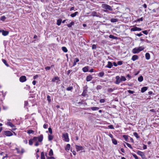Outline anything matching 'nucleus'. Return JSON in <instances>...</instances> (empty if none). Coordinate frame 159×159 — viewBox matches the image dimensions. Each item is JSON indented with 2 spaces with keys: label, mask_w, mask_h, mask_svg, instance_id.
I'll return each instance as SVG.
<instances>
[{
  "label": "nucleus",
  "mask_w": 159,
  "mask_h": 159,
  "mask_svg": "<svg viewBox=\"0 0 159 159\" xmlns=\"http://www.w3.org/2000/svg\"><path fill=\"white\" fill-rule=\"evenodd\" d=\"M33 140L32 139H30L29 141V144L30 145H32L33 144Z\"/></svg>",
  "instance_id": "79ce46f5"
},
{
  "label": "nucleus",
  "mask_w": 159,
  "mask_h": 159,
  "mask_svg": "<svg viewBox=\"0 0 159 159\" xmlns=\"http://www.w3.org/2000/svg\"><path fill=\"white\" fill-rule=\"evenodd\" d=\"M87 87H84V90L83 93L81 94L82 96L84 97L85 96L87 95Z\"/></svg>",
  "instance_id": "39448f33"
},
{
  "label": "nucleus",
  "mask_w": 159,
  "mask_h": 159,
  "mask_svg": "<svg viewBox=\"0 0 159 159\" xmlns=\"http://www.w3.org/2000/svg\"><path fill=\"white\" fill-rule=\"evenodd\" d=\"M46 70H49L51 69V67L50 66H47L45 68Z\"/></svg>",
  "instance_id": "052dcab7"
},
{
  "label": "nucleus",
  "mask_w": 159,
  "mask_h": 159,
  "mask_svg": "<svg viewBox=\"0 0 159 159\" xmlns=\"http://www.w3.org/2000/svg\"><path fill=\"white\" fill-rule=\"evenodd\" d=\"M111 22H116L118 21V20L117 18H111L110 20Z\"/></svg>",
  "instance_id": "5701e85b"
},
{
  "label": "nucleus",
  "mask_w": 159,
  "mask_h": 159,
  "mask_svg": "<svg viewBox=\"0 0 159 159\" xmlns=\"http://www.w3.org/2000/svg\"><path fill=\"white\" fill-rule=\"evenodd\" d=\"M54 159V157H53L51 156V157H47V159Z\"/></svg>",
  "instance_id": "774afa93"
},
{
  "label": "nucleus",
  "mask_w": 159,
  "mask_h": 159,
  "mask_svg": "<svg viewBox=\"0 0 159 159\" xmlns=\"http://www.w3.org/2000/svg\"><path fill=\"white\" fill-rule=\"evenodd\" d=\"M50 98V96L48 95L47 96V100L48 101L49 103L51 102V99Z\"/></svg>",
  "instance_id": "de8ad7c7"
},
{
  "label": "nucleus",
  "mask_w": 159,
  "mask_h": 159,
  "mask_svg": "<svg viewBox=\"0 0 159 159\" xmlns=\"http://www.w3.org/2000/svg\"><path fill=\"white\" fill-rule=\"evenodd\" d=\"M108 127L110 129H114V126L112 125H109L108 126Z\"/></svg>",
  "instance_id": "6e6d98bb"
},
{
  "label": "nucleus",
  "mask_w": 159,
  "mask_h": 159,
  "mask_svg": "<svg viewBox=\"0 0 159 159\" xmlns=\"http://www.w3.org/2000/svg\"><path fill=\"white\" fill-rule=\"evenodd\" d=\"M27 80L25 76H22L20 77L19 80L21 82H24L26 81Z\"/></svg>",
  "instance_id": "423d86ee"
},
{
  "label": "nucleus",
  "mask_w": 159,
  "mask_h": 159,
  "mask_svg": "<svg viewBox=\"0 0 159 159\" xmlns=\"http://www.w3.org/2000/svg\"><path fill=\"white\" fill-rule=\"evenodd\" d=\"M41 159H45L44 156V153L43 152H42L41 154Z\"/></svg>",
  "instance_id": "72a5a7b5"
},
{
  "label": "nucleus",
  "mask_w": 159,
  "mask_h": 159,
  "mask_svg": "<svg viewBox=\"0 0 159 159\" xmlns=\"http://www.w3.org/2000/svg\"><path fill=\"white\" fill-rule=\"evenodd\" d=\"M48 127V125L47 124H44L43 125V128L44 129H47Z\"/></svg>",
  "instance_id": "13d9d810"
},
{
  "label": "nucleus",
  "mask_w": 159,
  "mask_h": 159,
  "mask_svg": "<svg viewBox=\"0 0 159 159\" xmlns=\"http://www.w3.org/2000/svg\"><path fill=\"white\" fill-rule=\"evenodd\" d=\"M102 7L103 8L106 10H108L111 11L112 10V9L111 6L106 4H102ZM104 11L105 12H107V10H104Z\"/></svg>",
  "instance_id": "f03ea898"
},
{
  "label": "nucleus",
  "mask_w": 159,
  "mask_h": 159,
  "mask_svg": "<svg viewBox=\"0 0 159 159\" xmlns=\"http://www.w3.org/2000/svg\"><path fill=\"white\" fill-rule=\"evenodd\" d=\"M126 144L128 147L131 149H133V148L130 144L127 143H126Z\"/></svg>",
  "instance_id": "49530a36"
},
{
  "label": "nucleus",
  "mask_w": 159,
  "mask_h": 159,
  "mask_svg": "<svg viewBox=\"0 0 159 159\" xmlns=\"http://www.w3.org/2000/svg\"><path fill=\"white\" fill-rule=\"evenodd\" d=\"M6 17L4 16H3L1 17L0 20L2 21H4L6 19Z\"/></svg>",
  "instance_id": "ea45409f"
},
{
  "label": "nucleus",
  "mask_w": 159,
  "mask_h": 159,
  "mask_svg": "<svg viewBox=\"0 0 159 159\" xmlns=\"http://www.w3.org/2000/svg\"><path fill=\"white\" fill-rule=\"evenodd\" d=\"M82 70L84 72H86L89 71V66H86L82 68Z\"/></svg>",
  "instance_id": "2eb2a0df"
},
{
  "label": "nucleus",
  "mask_w": 159,
  "mask_h": 159,
  "mask_svg": "<svg viewBox=\"0 0 159 159\" xmlns=\"http://www.w3.org/2000/svg\"><path fill=\"white\" fill-rule=\"evenodd\" d=\"M9 31L2 30V34L3 36H6L8 35L9 34Z\"/></svg>",
  "instance_id": "dca6fc26"
},
{
  "label": "nucleus",
  "mask_w": 159,
  "mask_h": 159,
  "mask_svg": "<svg viewBox=\"0 0 159 159\" xmlns=\"http://www.w3.org/2000/svg\"><path fill=\"white\" fill-rule=\"evenodd\" d=\"M75 148L77 152L84 149V148L82 146L76 145H75Z\"/></svg>",
  "instance_id": "0eeeda50"
},
{
  "label": "nucleus",
  "mask_w": 159,
  "mask_h": 159,
  "mask_svg": "<svg viewBox=\"0 0 159 159\" xmlns=\"http://www.w3.org/2000/svg\"><path fill=\"white\" fill-rule=\"evenodd\" d=\"M59 80V78L58 76H55L52 79V81L53 82H54L56 80Z\"/></svg>",
  "instance_id": "2f4dec72"
},
{
  "label": "nucleus",
  "mask_w": 159,
  "mask_h": 159,
  "mask_svg": "<svg viewBox=\"0 0 159 159\" xmlns=\"http://www.w3.org/2000/svg\"><path fill=\"white\" fill-rule=\"evenodd\" d=\"M13 135L12 133L10 131H3L2 133L1 137H10Z\"/></svg>",
  "instance_id": "f257e3e1"
},
{
  "label": "nucleus",
  "mask_w": 159,
  "mask_h": 159,
  "mask_svg": "<svg viewBox=\"0 0 159 159\" xmlns=\"http://www.w3.org/2000/svg\"><path fill=\"white\" fill-rule=\"evenodd\" d=\"M38 141L39 142H42L43 141V134H40V135L38 137Z\"/></svg>",
  "instance_id": "9d476101"
},
{
  "label": "nucleus",
  "mask_w": 159,
  "mask_h": 159,
  "mask_svg": "<svg viewBox=\"0 0 159 159\" xmlns=\"http://www.w3.org/2000/svg\"><path fill=\"white\" fill-rule=\"evenodd\" d=\"M133 134L137 139H139L140 138L139 136L138 135L137 133L136 132H134Z\"/></svg>",
  "instance_id": "e433bc0d"
},
{
  "label": "nucleus",
  "mask_w": 159,
  "mask_h": 159,
  "mask_svg": "<svg viewBox=\"0 0 159 159\" xmlns=\"http://www.w3.org/2000/svg\"><path fill=\"white\" fill-rule=\"evenodd\" d=\"M138 58L139 57L137 55H134L132 56L131 59L133 61H134L138 59Z\"/></svg>",
  "instance_id": "4468645a"
},
{
  "label": "nucleus",
  "mask_w": 159,
  "mask_h": 159,
  "mask_svg": "<svg viewBox=\"0 0 159 159\" xmlns=\"http://www.w3.org/2000/svg\"><path fill=\"white\" fill-rule=\"evenodd\" d=\"M91 108L92 111H94L98 110L99 108L97 107H91Z\"/></svg>",
  "instance_id": "a878e982"
},
{
  "label": "nucleus",
  "mask_w": 159,
  "mask_h": 159,
  "mask_svg": "<svg viewBox=\"0 0 159 159\" xmlns=\"http://www.w3.org/2000/svg\"><path fill=\"white\" fill-rule=\"evenodd\" d=\"M53 138V136L51 135H48V139L49 141L52 140Z\"/></svg>",
  "instance_id": "7c9ffc66"
},
{
  "label": "nucleus",
  "mask_w": 159,
  "mask_h": 159,
  "mask_svg": "<svg viewBox=\"0 0 159 159\" xmlns=\"http://www.w3.org/2000/svg\"><path fill=\"white\" fill-rule=\"evenodd\" d=\"M148 88L147 87L144 86L142 87L141 89V92L144 93L148 89Z\"/></svg>",
  "instance_id": "f3484780"
},
{
  "label": "nucleus",
  "mask_w": 159,
  "mask_h": 159,
  "mask_svg": "<svg viewBox=\"0 0 159 159\" xmlns=\"http://www.w3.org/2000/svg\"><path fill=\"white\" fill-rule=\"evenodd\" d=\"M143 17H142L140 18H139L137 19V20H135L134 22H139L140 21H142L143 20Z\"/></svg>",
  "instance_id": "c9c22d12"
},
{
  "label": "nucleus",
  "mask_w": 159,
  "mask_h": 159,
  "mask_svg": "<svg viewBox=\"0 0 159 159\" xmlns=\"http://www.w3.org/2000/svg\"><path fill=\"white\" fill-rule=\"evenodd\" d=\"M112 143L115 145H116L117 144V142L116 140L114 138H113L112 139Z\"/></svg>",
  "instance_id": "473e14b6"
},
{
  "label": "nucleus",
  "mask_w": 159,
  "mask_h": 159,
  "mask_svg": "<svg viewBox=\"0 0 159 159\" xmlns=\"http://www.w3.org/2000/svg\"><path fill=\"white\" fill-rule=\"evenodd\" d=\"M93 77L91 75H89L87 76L86 77V80L87 81H89L92 80Z\"/></svg>",
  "instance_id": "f8f14e48"
},
{
  "label": "nucleus",
  "mask_w": 159,
  "mask_h": 159,
  "mask_svg": "<svg viewBox=\"0 0 159 159\" xmlns=\"http://www.w3.org/2000/svg\"><path fill=\"white\" fill-rule=\"evenodd\" d=\"M109 37L110 38L112 39H118V37H117L115 36L112 35H109Z\"/></svg>",
  "instance_id": "4be33fe9"
},
{
  "label": "nucleus",
  "mask_w": 159,
  "mask_h": 159,
  "mask_svg": "<svg viewBox=\"0 0 159 159\" xmlns=\"http://www.w3.org/2000/svg\"><path fill=\"white\" fill-rule=\"evenodd\" d=\"M91 15L93 16H96L97 17H99V15L96 12L93 11L91 13Z\"/></svg>",
  "instance_id": "ddd939ff"
},
{
  "label": "nucleus",
  "mask_w": 159,
  "mask_h": 159,
  "mask_svg": "<svg viewBox=\"0 0 159 159\" xmlns=\"http://www.w3.org/2000/svg\"><path fill=\"white\" fill-rule=\"evenodd\" d=\"M131 154L132 155L133 157L135 158V159H139L138 157L134 153H132Z\"/></svg>",
  "instance_id": "a19ab883"
},
{
  "label": "nucleus",
  "mask_w": 159,
  "mask_h": 159,
  "mask_svg": "<svg viewBox=\"0 0 159 159\" xmlns=\"http://www.w3.org/2000/svg\"><path fill=\"white\" fill-rule=\"evenodd\" d=\"M104 74V73L103 72H99L98 74V76L100 77H103Z\"/></svg>",
  "instance_id": "c85d7f7f"
},
{
  "label": "nucleus",
  "mask_w": 159,
  "mask_h": 159,
  "mask_svg": "<svg viewBox=\"0 0 159 159\" xmlns=\"http://www.w3.org/2000/svg\"><path fill=\"white\" fill-rule=\"evenodd\" d=\"M113 66V64L111 62L108 61L107 64L106 66V67L109 68H111Z\"/></svg>",
  "instance_id": "9b49d317"
},
{
  "label": "nucleus",
  "mask_w": 159,
  "mask_h": 159,
  "mask_svg": "<svg viewBox=\"0 0 159 159\" xmlns=\"http://www.w3.org/2000/svg\"><path fill=\"white\" fill-rule=\"evenodd\" d=\"M16 150L17 151V153H20V149L18 148H16Z\"/></svg>",
  "instance_id": "69168bd1"
},
{
  "label": "nucleus",
  "mask_w": 159,
  "mask_h": 159,
  "mask_svg": "<svg viewBox=\"0 0 159 159\" xmlns=\"http://www.w3.org/2000/svg\"><path fill=\"white\" fill-rule=\"evenodd\" d=\"M114 90L111 88L108 89V92H112Z\"/></svg>",
  "instance_id": "0e129e2a"
},
{
  "label": "nucleus",
  "mask_w": 159,
  "mask_h": 159,
  "mask_svg": "<svg viewBox=\"0 0 159 159\" xmlns=\"http://www.w3.org/2000/svg\"><path fill=\"white\" fill-rule=\"evenodd\" d=\"M140 51L138 48H135L133 49L132 52L134 54H136L140 52Z\"/></svg>",
  "instance_id": "1a4fd4ad"
},
{
  "label": "nucleus",
  "mask_w": 159,
  "mask_h": 159,
  "mask_svg": "<svg viewBox=\"0 0 159 159\" xmlns=\"http://www.w3.org/2000/svg\"><path fill=\"white\" fill-rule=\"evenodd\" d=\"M28 103L27 101H25L24 102V107H25L28 106Z\"/></svg>",
  "instance_id": "bf43d9fd"
},
{
  "label": "nucleus",
  "mask_w": 159,
  "mask_h": 159,
  "mask_svg": "<svg viewBox=\"0 0 159 159\" xmlns=\"http://www.w3.org/2000/svg\"><path fill=\"white\" fill-rule=\"evenodd\" d=\"M116 81L115 82V83L116 84H119V83L121 81H120V78L119 76H117L116 77Z\"/></svg>",
  "instance_id": "6e6552de"
},
{
  "label": "nucleus",
  "mask_w": 159,
  "mask_h": 159,
  "mask_svg": "<svg viewBox=\"0 0 159 159\" xmlns=\"http://www.w3.org/2000/svg\"><path fill=\"white\" fill-rule=\"evenodd\" d=\"M137 153L138 155L141 157L142 159H147L143 152L141 151H138L137 152Z\"/></svg>",
  "instance_id": "7ed1b4c3"
},
{
  "label": "nucleus",
  "mask_w": 159,
  "mask_h": 159,
  "mask_svg": "<svg viewBox=\"0 0 159 159\" xmlns=\"http://www.w3.org/2000/svg\"><path fill=\"white\" fill-rule=\"evenodd\" d=\"M20 151V153L23 154L25 152V150L23 148H22Z\"/></svg>",
  "instance_id": "338daca9"
},
{
  "label": "nucleus",
  "mask_w": 159,
  "mask_h": 159,
  "mask_svg": "<svg viewBox=\"0 0 159 159\" xmlns=\"http://www.w3.org/2000/svg\"><path fill=\"white\" fill-rule=\"evenodd\" d=\"M126 80V78L125 76H121L120 78V81H125Z\"/></svg>",
  "instance_id": "58836bf2"
},
{
  "label": "nucleus",
  "mask_w": 159,
  "mask_h": 159,
  "mask_svg": "<svg viewBox=\"0 0 159 159\" xmlns=\"http://www.w3.org/2000/svg\"><path fill=\"white\" fill-rule=\"evenodd\" d=\"M150 56L149 53L147 52L145 54V58L147 60H149L150 59Z\"/></svg>",
  "instance_id": "a211bd4d"
},
{
  "label": "nucleus",
  "mask_w": 159,
  "mask_h": 159,
  "mask_svg": "<svg viewBox=\"0 0 159 159\" xmlns=\"http://www.w3.org/2000/svg\"><path fill=\"white\" fill-rule=\"evenodd\" d=\"M128 92L130 94H133L134 93V91L131 90H128Z\"/></svg>",
  "instance_id": "e2e57ef3"
},
{
  "label": "nucleus",
  "mask_w": 159,
  "mask_h": 159,
  "mask_svg": "<svg viewBox=\"0 0 159 159\" xmlns=\"http://www.w3.org/2000/svg\"><path fill=\"white\" fill-rule=\"evenodd\" d=\"M78 12L77 11L75 12V13L71 14L70 16L72 17H74L76 16L78 14Z\"/></svg>",
  "instance_id": "aec40b11"
},
{
  "label": "nucleus",
  "mask_w": 159,
  "mask_h": 159,
  "mask_svg": "<svg viewBox=\"0 0 159 159\" xmlns=\"http://www.w3.org/2000/svg\"><path fill=\"white\" fill-rule=\"evenodd\" d=\"M48 131L50 134H52V129L51 127H49L48 129Z\"/></svg>",
  "instance_id": "3c124183"
},
{
  "label": "nucleus",
  "mask_w": 159,
  "mask_h": 159,
  "mask_svg": "<svg viewBox=\"0 0 159 159\" xmlns=\"http://www.w3.org/2000/svg\"><path fill=\"white\" fill-rule=\"evenodd\" d=\"M53 153L52 150V149H51L49 152V155L50 156H52L53 155Z\"/></svg>",
  "instance_id": "4c0bfd02"
},
{
  "label": "nucleus",
  "mask_w": 159,
  "mask_h": 159,
  "mask_svg": "<svg viewBox=\"0 0 159 159\" xmlns=\"http://www.w3.org/2000/svg\"><path fill=\"white\" fill-rule=\"evenodd\" d=\"M97 48V46L95 44H93L92 46V49H96Z\"/></svg>",
  "instance_id": "4d7b16f0"
},
{
  "label": "nucleus",
  "mask_w": 159,
  "mask_h": 159,
  "mask_svg": "<svg viewBox=\"0 0 159 159\" xmlns=\"http://www.w3.org/2000/svg\"><path fill=\"white\" fill-rule=\"evenodd\" d=\"M123 138L125 139V140L126 141H127L128 139V136L126 135H123Z\"/></svg>",
  "instance_id": "09e8293b"
},
{
  "label": "nucleus",
  "mask_w": 159,
  "mask_h": 159,
  "mask_svg": "<svg viewBox=\"0 0 159 159\" xmlns=\"http://www.w3.org/2000/svg\"><path fill=\"white\" fill-rule=\"evenodd\" d=\"M62 136L64 138V140L66 142H68L69 141V138L68 134L67 133L63 134Z\"/></svg>",
  "instance_id": "20e7f679"
},
{
  "label": "nucleus",
  "mask_w": 159,
  "mask_h": 159,
  "mask_svg": "<svg viewBox=\"0 0 159 159\" xmlns=\"http://www.w3.org/2000/svg\"><path fill=\"white\" fill-rule=\"evenodd\" d=\"M137 27L136 26H134V27L131 28L130 29L131 31H137Z\"/></svg>",
  "instance_id": "b1692460"
},
{
  "label": "nucleus",
  "mask_w": 159,
  "mask_h": 159,
  "mask_svg": "<svg viewBox=\"0 0 159 159\" xmlns=\"http://www.w3.org/2000/svg\"><path fill=\"white\" fill-rule=\"evenodd\" d=\"M8 125L11 127H13L14 126V125L10 122H8Z\"/></svg>",
  "instance_id": "37998d69"
},
{
  "label": "nucleus",
  "mask_w": 159,
  "mask_h": 159,
  "mask_svg": "<svg viewBox=\"0 0 159 159\" xmlns=\"http://www.w3.org/2000/svg\"><path fill=\"white\" fill-rule=\"evenodd\" d=\"M74 22L73 21H72L70 24H68L67 25L68 27L70 28L71 27L72 25H74Z\"/></svg>",
  "instance_id": "393cba45"
},
{
  "label": "nucleus",
  "mask_w": 159,
  "mask_h": 159,
  "mask_svg": "<svg viewBox=\"0 0 159 159\" xmlns=\"http://www.w3.org/2000/svg\"><path fill=\"white\" fill-rule=\"evenodd\" d=\"M33 141H36L38 139V138L36 137H34L33 139H32Z\"/></svg>",
  "instance_id": "864d4df0"
},
{
  "label": "nucleus",
  "mask_w": 159,
  "mask_h": 159,
  "mask_svg": "<svg viewBox=\"0 0 159 159\" xmlns=\"http://www.w3.org/2000/svg\"><path fill=\"white\" fill-rule=\"evenodd\" d=\"M70 145L69 144H67L66 145V146L65 148V150L67 151H69L70 149Z\"/></svg>",
  "instance_id": "6ab92c4d"
},
{
  "label": "nucleus",
  "mask_w": 159,
  "mask_h": 159,
  "mask_svg": "<svg viewBox=\"0 0 159 159\" xmlns=\"http://www.w3.org/2000/svg\"><path fill=\"white\" fill-rule=\"evenodd\" d=\"M62 50L65 52H68V50L65 47H62Z\"/></svg>",
  "instance_id": "cd10ccee"
},
{
  "label": "nucleus",
  "mask_w": 159,
  "mask_h": 159,
  "mask_svg": "<svg viewBox=\"0 0 159 159\" xmlns=\"http://www.w3.org/2000/svg\"><path fill=\"white\" fill-rule=\"evenodd\" d=\"M61 21L62 20L61 19H58L57 21V25L58 26L60 25L61 24Z\"/></svg>",
  "instance_id": "c756f323"
},
{
  "label": "nucleus",
  "mask_w": 159,
  "mask_h": 159,
  "mask_svg": "<svg viewBox=\"0 0 159 159\" xmlns=\"http://www.w3.org/2000/svg\"><path fill=\"white\" fill-rule=\"evenodd\" d=\"M2 61L3 63L5 65H6L7 67L9 66V65L7 63V61L6 60L2 59Z\"/></svg>",
  "instance_id": "bb28decb"
},
{
  "label": "nucleus",
  "mask_w": 159,
  "mask_h": 159,
  "mask_svg": "<svg viewBox=\"0 0 159 159\" xmlns=\"http://www.w3.org/2000/svg\"><path fill=\"white\" fill-rule=\"evenodd\" d=\"M105 102V100L104 99H101L100 100L99 102L100 103H103Z\"/></svg>",
  "instance_id": "5fc2aeb1"
},
{
  "label": "nucleus",
  "mask_w": 159,
  "mask_h": 159,
  "mask_svg": "<svg viewBox=\"0 0 159 159\" xmlns=\"http://www.w3.org/2000/svg\"><path fill=\"white\" fill-rule=\"evenodd\" d=\"M117 65H121L123 64V61H119L117 62Z\"/></svg>",
  "instance_id": "603ef678"
},
{
  "label": "nucleus",
  "mask_w": 159,
  "mask_h": 159,
  "mask_svg": "<svg viewBox=\"0 0 159 159\" xmlns=\"http://www.w3.org/2000/svg\"><path fill=\"white\" fill-rule=\"evenodd\" d=\"M73 89V87L72 86L69 87H67L66 88V90L67 91H71Z\"/></svg>",
  "instance_id": "c03bdc74"
},
{
  "label": "nucleus",
  "mask_w": 159,
  "mask_h": 159,
  "mask_svg": "<svg viewBox=\"0 0 159 159\" xmlns=\"http://www.w3.org/2000/svg\"><path fill=\"white\" fill-rule=\"evenodd\" d=\"M143 80V77L142 76H140L138 78V81L139 82H142Z\"/></svg>",
  "instance_id": "412c9836"
},
{
  "label": "nucleus",
  "mask_w": 159,
  "mask_h": 159,
  "mask_svg": "<svg viewBox=\"0 0 159 159\" xmlns=\"http://www.w3.org/2000/svg\"><path fill=\"white\" fill-rule=\"evenodd\" d=\"M142 32L145 35H147L148 34V32L147 30H143L142 31Z\"/></svg>",
  "instance_id": "8fccbe9b"
},
{
  "label": "nucleus",
  "mask_w": 159,
  "mask_h": 159,
  "mask_svg": "<svg viewBox=\"0 0 159 159\" xmlns=\"http://www.w3.org/2000/svg\"><path fill=\"white\" fill-rule=\"evenodd\" d=\"M34 133V131L32 129H29L27 130V133L29 134H33Z\"/></svg>",
  "instance_id": "f704fd0d"
},
{
  "label": "nucleus",
  "mask_w": 159,
  "mask_h": 159,
  "mask_svg": "<svg viewBox=\"0 0 159 159\" xmlns=\"http://www.w3.org/2000/svg\"><path fill=\"white\" fill-rule=\"evenodd\" d=\"M79 60L78 58H75L74 60V61H75V62L76 63L79 62Z\"/></svg>",
  "instance_id": "680f3d73"
},
{
  "label": "nucleus",
  "mask_w": 159,
  "mask_h": 159,
  "mask_svg": "<svg viewBox=\"0 0 159 159\" xmlns=\"http://www.w3.org/2000/svg\"><path fill=\"white\" fill-rule=\"evenodd\" d=\"M138 48L140 52L143 50L144 49V48L142 46H140Z\"/></svg>",
  "instance_id": "a18cd8bd"
}]
</instances>
